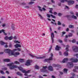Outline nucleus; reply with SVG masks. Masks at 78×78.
<instances>
[{"label":"nucleus","mask_w":78,"mask_h":78,"mask_svg":"<svg viewBox=\"0 0 78 78\" xmlns=\"http://www.w3.org/2000/svg\"><path fill=\"white\" fill-rule=\"evenodd\" d=\"M72 74L73 76H75V74L74 73H72Z\"/></svg>","instance_id":"nucleus-51"},{"label":"nucleus","mask_w":78,"mask_h":78,"mask_svg":"<svg viewBox=\"0 0 78 78\" xmlns=\"http://www.w3.org/2000/svg\"><path fill=\"white\" fill-rule=\"evenodd\" d=\"M43 68L44 69H41V72H47V70L45 69H46L47 68V66H43Z\"/></svg>","instance_id":"nucleus-10"},{"label":"nucleus","mask_w":78,"mask_h":78,"mask_svg":"<svg viewBox=\"0 0 78 78\" xmlns=\"http://www.w3.org/2000/svg\"><path fill=\"white\" fill-rule=\"evenodd\" d=\"M30 71H31L30 70H28L27 71H26L25 70H23L22 71V72L23 73H30Z\"/></svg>","instance_id":"nucleus-16"},{"label":"nucleus","mask_w":78,"mask_h":78,"mask_svg":"<svg viewBox=\"0 0 78 78\" xmlns=\"http://www.w3.org/2000/svg\"><path fill=\"white\" fill-rule=\"evenodd\" d=\"M76 57L77 58H78V54H76Z\"/></svg>","instance_id":"nucleus-60"},{"label":"nucleus","mask_w":78,"mask_h":78,"mask_svg":"<svg viewBox=\"0 0 78 78\" xmlns=\"http://www.w3.org/2000/svg\"><path fill=\"white\" fill-rule=\"evenodd\" d=\"M69 27L70 28H73V26L72 25H69Z\"/></svg>","instance_id":"nucleus-31"},{"label":"nucleus","mask_w":78,"mask_h":78,"mask_svg":"<svg viewBox=\"0 0 78 78\" xmlns=\"http://www.w3.org/2000/svg\"><path fill=\"white\" fill-rule=\"evenodd\" d=\"M64 2H67V0H61V2L62 3H64Z\"/></svg>","instance_id":"nucleus-33"},{"label":"nucleus","mask_w":78,"mask_h":78,"mask_svg":"<svg viewBox=\"0 0 78 78\" xmlns=\"http://www.w3.org/2000/svg\"><path fill=\"white\" fill-rule=\"evenodd\" d=\"M68 64H69V68H72V67H73V62H68Z\"/></svg>","instance_id":"nucleus-13"},{"label":"nucleus","mask_w":78,"mask_h":78,"mask_svg":"<svg viewBox=\"0 0 78 78\" xmlns=\"http://www.w3.org/2000/svg\"><path fill=\"white\" fill-rule=\"evenodd\" d=\"M19 61L20 62H24V59H19Z\"/></svg>","instance_id":"nucleus-28"},{"label":"nucleus","mask_w":78,"mask_h":78,"mask_svg":"<svg viewBox=\"0 0 78 78\" xmlns=\"http://www.w3.org/2000/svg\"><path fill=\"white\" fill-rule=\"evenodd\" d=\"M68 70V69H67L65 68L63 70V72L64 73H67Z\"/></svg>","instance_id":"nucleus-19"},{"label":"nucleus","mask_w":78,"mask_h":78,"mask_svg":"<svg viewBox=\"0 0 78 78\" xmlns=\"http://www.w3.org/2000/svg\"><path fill=\"white\" fill-rule=\"evenodd\" d=\"M70 61H71L72 62H77L78 61V59L77 58L74 59L73 58H72L69 59Z\"/></svg>","instance_id":"nucleus-7"},{"label":"nucleus","mask_w":78,"mask_h":78,"mask_svg":"<svg viewBox=\"0 0 78 78\" xmlns=\"http://www.w3.org/2000/svg\"><path fill=\"white\" fill-rule=\"evenodd\" d=\"M5 53H8L9 55H14L15 57H17V55H20V53L18 52H16L15 53H14V51H13V50L12 51L9 49H5Z\"/></svg>","instance_id":"nucleus-1"},{"label":"nucleus","mask_w":78,"mask_h":78,"mask_svg":"<svg viewBox=\"0 0 78 78\" xmlns=\"http://www.w3.org/2000/svg\"><path fill=\"white\" fill-rule=\"evenodd\" d=\"M0 43L1 45H3L4 44H6V45L7 44H8V43H5L3 42V41H0Z\"/></svg>","instance_id":"nucleus-18"},{"label":"nucleus","mask_w":78,"mask_h":78,"mask_svg":"<svg viewBox=\"0 0 78 78\" xmlns=\"http://www.w3.org/2000/svg\"><path fill=\"white\" fill-rule=\"evenodd\" d=\"M50 16H51V17H53V18H54V19H55V18H56V17L53 15L52 14H51Z\"/></svg>","instance_id":"nucleus-39"},{"label":"nucleus","mask_w":78,"mask_h":78,"mask_svg":"<svg viewBox=\"0 0 78 78\" xmlns=\"http://www.w3.org/2000/svg\"><path fill=\"white\" fill-rule=\"evenodd\" d=\"M2 27H5V24H3L2 25Z\"/></svg>","instance_id":"nucleus-63"},{"label":"nucleus","mask_w":78,"mask_h":78,"mask_svg":"<svg viewBox=\"0 0 78 78\" xmlns=\"http://www.w3.org/2000/svg\"><path fill=\"white\" fill-rule=\"evenodd\" d=\"M62 13H58V16H62Z\"/></svg>","instance_id":"nucleus-42"},{"label":"nucleus","mask_w":78,"mask_h":78,"mask_svg":"<svg viewBox=\"0 0 78 78\" xmlns=\"http://www.w3.org/2000/svg\"><path fill=\"white\" fill-rule=\"evenodd\" d=\"M22 5H26V4L24 2H23L21 3Z\"/></svg>","instance_id":"nucleus-58"},{"label":"nucleus","mask_w":78,"mask_h":78,"mask_svg":"<svg viewBox=\"0 0 78 78\" xmlns=\"http://www.w3.org/2000/svg\"><path fill=\"white\" fill-rule=\"evenodd\" d=\"M70 13L71 14L73 15V12H70Z\"/></svg>","instance_id":"nucleus-57"},{"label":"nucleus","mask_w":78,"mask_h":78,"mask_svg":"<svg viewBox=\"0 0 78 78\" xmlns=\"http://www.w3.org/2000/svg\"><path fill=\"white\" fill-rule=\"evenodd\" d=\"M32 60H31L30 59L28 60H27V62L25 64L26 66H30V64H31V62H32Z\"/></svg>","instance_id":"nucleus-8"},{"label":"nucleus","mask_w":78,"mask_h":78,"mask_svg":"<svg viewBox=\"0 0 78 78\" xmlns=\"http://www.w3.org/2000/svg\"><path fill=\"white\" fill-rule=\"evenodd\" d=\"M8 39L9 40H12V37L11 36L8 37Z\"/></svg>","instance_id":"nucleus-34"},{"label":"nucleus","mask_w":78,"mask_h":78,"mask_svg":"<svg viewBox=\"0 0 78 78\" xmlns=\"http://www.w3.org/2000/svg\"><path fill=\"white\" fill-rule=\"evenodd\" d=\"M76 69H76L75 68V69H74L73 70V72H76Z\"/></svg>","instance_id":"nucleus-54"},{"label":"nucleus","mask_w":78,"mask_h":78,"mask_svg":"<svg viewBox=\"0 0 78 78\" xmlns=\"http://www.w3.org/2000/svg\"><path fill=\"white\" fill-rule=\"evenodd\" d=\"M68 60V58H65L62 61V62L64 63L65 62H66V61H67Z\"/></svg>","instance_id":"nucleus-20"},{"label":"nucleus","mask_w":78,"mask_h":78,"mask_svg":"<svg viewBox=\"0 0 78 78\" xmlns=\"http://www.w3.org/2000/svg\"><path fill=\"white\" fill-rule=\"evenodd\" d=\"M16 74L19 76H21L22 77L23 76V75H22V74L19 72H17Z\"/></svg>","instance_id":"nucleus-23"},{"label":"nucleus","mask_w":78,"mask_h":78,"mask_svg":"<svg viewBox=\"0 0 78 78\" xmlns=\"http://www.w3.org/2000/svg\"><path fill=\"white\" fill-rule=\"evenodd\" d=\"M25 8H27V9L29 8V6H25Z\"/></svg>","instance_id":"nucleus-59"},{"label":"nucleus","mask_w":78,"mask_h":78,"mask_svg":"<svg viewBox=\"0 0 78 78\" xmlns=\"http://www.w3.org/2000/svg\"><path fill=\"white\" fill-rule=\"evenodd\" d=\"M51 36L52 40V43L53 44V43H54V37H55V36L54 35L53 33L51 34Z\"/></svg>","instance_id":"nucleus-9"},{"label":"nucleus","mask_w":78,"mask_h":78,"mask_svg":"<svg viewBox=\"0 0 78 78\" xmlns=\"http://www.w3.org/2000/svg\"><path fill=\"white\" fill-rule=\"evenodd\" d=\"M51 3H55V2L53 0H51Z\"/></svg>","instance_id":"nucleus-44"},{"label":"nucleus","mask_w":78,"mask_h":78,"mask_svg":"<svg viewBox=\"0 0 78 78\" xmlns=\"http://www.w3.org/2000/svg\"><path fill=\"white\" fill-rule=\"evenodd\" d=\"M3 69V70H6L7 69V68L5 67V68H4Z\"/></svg>","instance_id":"nucleus-50"},{"label":"nucleus","mask_w":78,"mask_h":78,"mask_svg":"<svg viewBox=\"0 0 78 78\" xmlns=\"http://www.w3.org/2000/svg\"><path fill=\"white\" fill-rule=\"evenodd\" d=\"M73 35V34L72 33H70L69 35H68V37H72Z\"/></svg>","instance_id":"nucleus-30"},{"label":"nucleus","mask_w":78,"mask_h":78,"mask_svg":"<svg viewBox=\"0 0 78 78\" xmlns=\"http://www.w3.org/2000/svg\"><path fill=\"white\" fill-rule=\"evenodd\" d=\"M59 48H61V47H59L58 45H57L56 46V47L55 48L56 50L59 51Z\"/></svg>","instance_id":"nucleus-17"},{"label":"nucleus","mask_w":78,"mask_h":78,"mask_svg":"<svg viewBox=\"0 0 78 78\" xmlns=\"http://www.w3.org/2000/svg\"><path fill=\"white\" fill-rule=\"evenodd\" d=\"M35 68L36 69H39V66L36 65L35 66Z\"/></svg>","instance_id":"nucleus-29"},{"label":"nucleus","mask_w":78,"mask_h":78,"mask_svg":"<svg viewBox=\"0 0 78 78\" xmlns=\"http://www.w3.org/2000/svg\"><path fill=\"white\" fill-rule=\"evenodd\" d=\"M74 68L76 69H78V66H74Z\"/></svg>","instance_id":"nucleus-49"},{"label":"nucleus","mask_w":78,"mask_h":78,"mask_svg":"<svg viewBox=\"0 0 78 78\" xmlns=\"http://www.w3.org/2000/svg\"><path fill=\"white\" fill-rule=\"evenodd\" d=\"M73 50L74 52H78V47L77 46H74L73 47Z\"/></svg>","instance_id":"nucleus-6"},{"label":"nucleus","mask_w":78,"mask_h":78,"mask_svg":"<svg viewBox=\"0 0 78 78\" xmlns=\"http://www.w3.org/2000/svg\"><path fill=\"white\" fill-rule=\"evenodd\" d=\"M64 41L65 42H67V38H65Z\"/></svg>","instance_id":"nucleus-47"},{"label":"nucleus","mask_w":78,"mask_h":78,"mask_svg":"<svg viewBox=\"0 0 78 78\" xmlns=\"http://www.w3.org/2000/svg\"><path fill=\"white\" fill-rule=\"evenodd\" d=\"M59 55H61L62 53L61 52H59Z\"/></svg>","instance_id":"nucleus-61"},{"label":"nucleus","mask_w":78,"mask_h":78,"mask_svg":"<svg viewBox=\"0 0 78 78\" xmlns=\"http://www.w3.org/2000/svg\"><path fill=\"white\" fill-rule=\"evenodd\" d=\"M4 39L5 40H6V41H7V40L8 39V36H6L4 37Z\"/></svg>","instance_id":"nucleus-35"},{"label":"nucleus","mask_w":78,"mask_h":78,"mask_svg":"<svg viewBox=\"0 0 78 78\" xmlns=\"http://www.w3.org/2000/svg\"><path fill=\"white\" fill-rule=\"evenodd\" d=\"M71 17L72 18H73V19H77V17L76 16L73 15L71 16Z\"/></svg>","instance_id":"nucleus-25"},{"label":"nucleus","mask_w":78,"mask_h":78,"mask_svg":"<svg viewBox=\"0 0 78 78\" xmlns=\"http://www.w3.org/2000/svg\"><path fill=\"white\" fill-rule=\"evenodd\" d=\"M69 48V46L67 45L66 46V51H69V48Z\"/></svg>","instance_id":"nucleus-27"},{"label":"nucleus","mask_w":78,"mask_h":78,"mask_svg":"<svg viewBox=\"0 0 78 78\" xmlns=\"http://www.w3.org/2000/svg\"><path fill=\"white\" fill-rule=\"evenodd\" d=\"M65 7L66 8H67V9H69V7L67 5L65 6Z\"/></svg>","instance_id":"nucleus-48"},{"label":"nucleus","mask_w":78,"mask_h":78,"mask_svg":"<svg viewBox=\"0 0 78 78\" xmlns=\"http://www.w3.org/2000/svg\"><path fill=\"white\" fill-rule=\"evenodd\" d=\"M48 69L50 71H53V68L51 66H49Z\"/></svg>","instance_id":"nucleus-14"},{"label":"nucleus","mask_w":78,"mask_h":78,"mask_svg":"<svg viewBox=\"0 0 78 78\" xmlns=\"http://www.w3.org/2000/svg\"><path fill=\"white\" fill-rule=\"evenodd\" d=\"M25 73V74H24V75H25V76H28V74H27V73Z\"/></svg>","instance_id":"nucleus-46"},{"label":"nucleus","mask_w":78,"mask_h":78,"mask_svg":"<svg viewBox=\"0 0 78 78\" xmlns=\"http://www.w3.org/2000/svg\"><path fill=\"white\" fill-rule=\"evenodd\" d=\"M53 67H59V68H61V66L59 65H56L55 64H53L52 65Z\"/></svg>","instance_id":"nucleus-12"},{"label":"nucleus","mask_w":78,"mask_h":78,"mask_svg":"<svg viewBox=\"0 0 78 78\" xmlns=\"http://www.w3.org/2000/svg\"><path fill=\"white\" fill-rule=\"evenodd\" d=\"M2 32H3V33H4V34L5 36L7 35V34H6V33L5 32V30L2 29L1 30H0V33H1Z\"/></svg>","instance_id":"nucleus-15"},{"label":"nucleus","mask_w":78,"mask_h":78,"mask_svg":"<svg viewBox=\"0 0 78 78\" xmlns=\"http://www.w3.org/2000/svg\"><path fill=\"white\" fill-rule=\"evenodd\" d=\"M57 24H58V25H61V23L60 22V21H58Z\"/></svg>","instance_id":"nucleus-36"},{"label":"nucleus","mask_w":78,"mask_h":78,"mask_svg":"<svg viewBox=\"0 0 78 78\" xmlns=\"http://www.w3.org/2000/svg\"><path fill=\"white\" fill-rule=\"evenodd\" d=\"M54 15H56V14H57V13L56 12H55L54 13Z\"/></svg>","instance_id":"nucleus-52"},{"label":"nucleus","mask_w":78,"mask_h":78,"mask_svg":"<svg viewBox=\"0 0 78 78\" xmlns=\"http://www.w3.org/2000/svg\"><path fill=\"white\" fill-rule=\"evenodd\" d=\"M69 31V28H67L66 30V31L67 32Z\"/></svg>","instance_id":"nucleus-55"},{"label":"nucleus","mask_w":78,"mask_h":78,"mask_svg":"<svg viewBox=\"0 0 78 78\" xmlns=\"http://www.w3.org/2000/svg\"><path fill=\"white\" fill-rule=\"evenodd\" d=\"M47 17H48V18H50V15L48 14H47Z\"/></svg>","instance_id":"nucleus-43"},{"label":"nucleus","mask_w":78,"mask_h":78,"mask_svg":"<svg viewBox=\"0 0 78 78\" xmlns=\"http://www.w3.org/2000/svg\"><path fill=\"white\" fill-rule=\"evenodd\" d=\"M17 68H18V69L20 70H21V71H22L23 70V68L21 67H18V66H17Z\"/></svg>","instance_id":"nucleus-26"},{"label":"nucleus","mask_w":78,"mask_h":78,"mask_svg":"<svg viewBox=\"0 0 78 78\" xmlns=\"http://www.w3.org/2000/svg\"><path fill=\"white\" fill-rule=\"evenodd\" d=\"M15 62V64H20L19 62H17V61H16L15 62Z\"/></svg>","instance_id":"nucleus-40"},{"label":"nucleus","mask_w":78,"mask_h":78,"mask_svg":"<svg viewBox=\"0 0 78 78\" xmlns=\"http://www.w3.org/2000/svg\"><path fill=\"white\" fill-rule=\"evenodd\" d=\"M12 44H11V43H9V47L10 48H12Z\"/></svg>","instance_id":"nucleus-37"},{"label":"nucleus","mask_w":78,"mask_h":78,"mask_svg":"<svg viewBox=\"0 0 78 78\" xmlns=\"http://www.w3.org/2000/svg\"><path fill=\"white\" fill-rule=\"evenodd\" d=\"M29 56H31V57H32V58L35 57V58H36L37 59H44V58H45V56H44L42 57H37L35 56V55H33L30 54H29Z\"/></svg>","instance_id":"nucleus-5"},{"label":"nucleus","mask_w":78,"mask_h":78,"mask_svg":"<svg viewBox=\"0 0 78 78\" xmlns=\"http://www.w3.org/2000/svg\"><path fill=\"white\" fill-rule=\"evenodd\" d=\"M42 9L43 11H45V10H46V9H45V8L43 7L42 8Z\"/></svg>","instance_id":"nucleus-56"},{"label":"nucleus","mask_w":78,"mask_h":78,"mask_svg":"<svg viewBox=\"0 0 78 78\" xmlns=\"http://www.w3.org/2000/svg\"><path fill=\"white\" fill-rule=\"evenodd\" d=\"M59 72H60V74H61V75H63V72H61V71H60Z\"/></svg>","instance_id":"nucleus-53"},{"label":"nucleus","mask_w":78,"mask_h":78,"mask_svg":"<svg viewBox=\"0 0 78 78\" xmlns=\"http://www.w3.org/2000/svg\"><path fill=\"white\" fill-rule=\"evenodd\" d=\"M14 63H9L7 64V66H9V69H10V70H12V69H14V68H17V65H13Z\"/></svg>","instance_id":"nucleus-2"},{"label":"nucleus","mask_w":78,"mask_h":78,"mask_svg":"<svg viewBox=\"0 0 78 78\" xmlns=\"http://www.w3.org/2000/svg\"><path fill=\"white\" fill-rule=\"evenodd\" d=\"M76 42V40L75 39H73V40H72V43H75Z\"/></svg>","instance_id":"nucleus-38"},{"label":"nucleus","mask_w":78,"mask_h":78,"mask_svg":"<svg viewBox=\"0 0 78 78\" xmlns=\"http://www.w3.org/2000/svg\"><path fill=\"white\" fill-rule=\"evenodd\" d=\"M68 3L69 5H73L74 3V2L73 1H68Z\"/></svg>","instance_id":"nucleus-11"},{"label":"nucleus","mask_w":78,"mask_h":78,"mask_svg":"<svg viewBox=\"0 0 78 78\" xmlns=\"http://www.w3.org/2000/svg\"><path fill=\"white\" fill-rule=\"evenodd\" d=\"M64 55L65 56H68V52H67V51H66L64 53Z\"/></svg>","instance_id":"nucleus-24"},{"label":"nucleus","mask_w":78,"mask_h":78,"mask_svg":"<svg viewBox=\"0 0 78 78\" xmlns=\"http://www.w3.org/2000/svg\"><path fill=\"white\" fill-rule=\"evenodd\" d=\"M3 61H4V62H9V61H10V59H5L3 60Z\"/></svg>","instance_id":"nucleus-22"},{"label":"nucleus","mask_w":78,"mask_h":78,"mask_svg":"<svg viewBox=\"0 0 78 78\" xmlns=\"http://www.w3.org/2000/svg\"><path fill=\"white\" fill-rule=\"evenodd\" d=\"M58 42H60V43H62V41L61 40H59Z\"/></svg>","instance_id":"nucleus-45"},{"label":"nucleus","mask_w":78,"mask_h":78,"mask_svg":"<svg viewBox=\"0 0 78 78\" xmlns=\"http://www.w3.org/2000/svg\"><path fill=\"white\" fill-rule=\"evenodd\" d=\"M76 8H78V5H76Z\"/></svg>","instance_id":"nucleus-62"},{"label":"nucleus","mask_w":78,"mask_h":78,"mask_svg":"<svg viewBox=\"0 0 78 78\" xmlns=\"http://www.w3.org/2000/svg\"><path fill=\"white\" fill-rule=\"evenodd\" d=\"M0 72L1 73V74H2V75H4V74H5V73H4V72H3V71L2 70H0Z\"/></svg>","instance_id":"nucleus-32"},{"label":"nucleus","mask_w":78,"mask_h":78,"mask_svg":"<svg viewBox=\"0 0 78 78\" xmlns=\"http://www.w3.org/2000/svg\"><path fill=\"white\" fill-rule=\"evenodd\" d=\"M65 17H66L68 18V19L69 20H70V18H71V16L70 15H66L65 16Z\"/></svg>","instance_id":"nucleus-21"},{"label":"nucleus","mask_w":78,"mask_h":78,"mask_svg":"<svg viewBox=\"0 0 78 78\" xmlns=\"http://www.w3.org/2000/svg\"><path fill=\"white\" fill-rule=\"evenodd\" d=\"M14 46L17 49H14L13 50V51H17V50H18V51H21V49L20 48H18V47H21V45L20 44H16L15 45H14Z\"/></svg>","instance_id":"nucleus-4"},{"label":"nucleus","mask_w":78,"mask_h":78,"mask_svg":"<svg viewBox=\"0 0 78 78\" xmlns=\"http://www.w3.org/2000/svg\"><path fill=\"white\" fill-rule=\"evenodd\" d=\"M76 16L78 17V13H76Z\"/></svg>","instance_id":"nucleus-64"},{"label":"nucleus","mask_w":78,"mask_h":78,"mask_svg":"<svg viewBox=\"0 0 78 78\" xmlns=\"http://www.w3.org/2000/svg\"><path fill=\"white\" fill-rule=\"evenodd\" d=\"M33 3H34V2H29V5H32V4H33Z\"/></svg>","instance_id":"nucleus-41"},{"label":"nucleus","mask_w":78,"mask_h":78,"mask_svg":"<svg viewBox=\"0 0 78 78\" xmlns=\"http://www.w3.org/2000/svg\"><path fill=\"white\" fill-rule=\"evenodd\" d=\"M51 57H50L49 59H46L44 60V62H47L48 63H50V61H53V55L51 53Z\"/></svg>","instance_id":"nucleus-3"}]
</instances>
